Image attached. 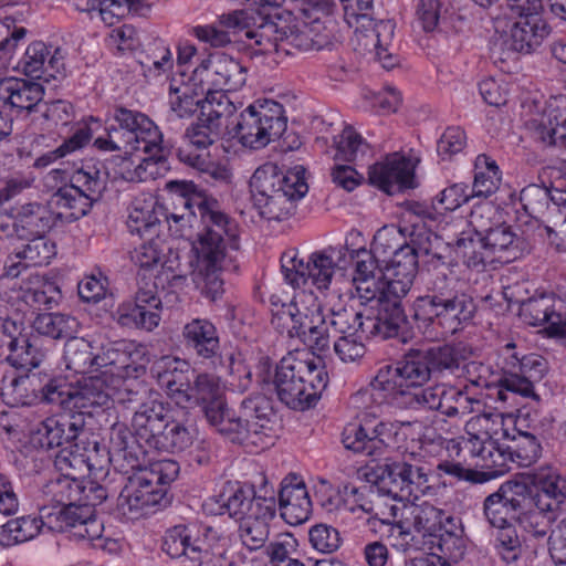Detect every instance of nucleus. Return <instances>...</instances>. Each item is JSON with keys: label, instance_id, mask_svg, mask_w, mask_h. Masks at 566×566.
Returning a JSON list of instances; mask_svg holds the SVG:
<instances>
[{"label": "nucleus", "instance_id": "1", "mask_svg": "<svg viewBox=\"0 0 566 566\" xmlns=\"http://www.w3.org/2000/svg\"><path fill=\"white\" fill-rule=\"evenodd\" d=\"M467 349L462 345H434L410 348L396 367L386 365L377 371L367 388L349 398L352 408L375 416L376 409L387 403L400 409L395 402L406 394V387H423L430 379H448L463 368Z\"/></svg>", "mask_w": 566, "mask_h": 566}, {"label": "nucleus", "instance_id": "2", "mask_svg": "<svg viewBox=\"0 0 566 566\" xmlns=\"http://www.w3.org/2000/svg\"><path fill=\"white\" fill-rule=\"evenodd\" d=\"M185 402L200 405L209 424L232 443L262 450L274 443L276 415L264 395L244 398L237 415L227 406L220 378L200 373L190 384Z\"/></svg>", "mask_w": 566, "mask_h": 566}, {"label": "nucleus", "instance_id": "3", "mask_svg": "<svg viewBox=\"0 0 566 566\" xmlns=\"http://www.w3.org/2000/svg\"><path fill=\"white\" fill-rule=\"evenodd\" d=\"M181 196L184 206L191 208L196 206L200 214L203 229L192 243V251L196 254L195 275L197 283L201 286L202 293L216 300L223 293V271H235V255L232 252L238 250L232 220L220 209L219 202L201 193H197V186L193 182H176Z\"/></svg>", "mask_w": 566, "mask_h": 566}, {"label": "nucleus", "instance_id": "4", "mask_svg": "<svg viewBox=\"0 0 566 566\" xmlns=\"http://www.w3.org/2000/svg\"><path fill=\"white\" fill-rule=\"evenodd\" d=\"M108 459L115 470L127 475V483L117 497V509L124 514L160 505L166 496V486L176 480L180 469L178 462L170 459L146 467L143 447L123 424L111 429Z\"/></svg>", "mask_w": 566, "mask_h": 566}, {"label": "nucleus", "instance_id": "5", "mask_svg": "<svg viewBox=\"0 0 566 566\" xmlns=\"http://www.w3.org/2000/svg\"><path fill=\"white\" fill-rule=\"evenodd\" d=\"M132 428L139 441L158 451L181 452L196 439L195 420L188 409L151 397L134 411Z\"/></svg>", "mask_w": 566, "mask_h": 566}, {"label": "nucleus", "instance_id": "6", "mask_svg": "<svg viewBox=\"0 0 566 566\" xmlns=\"http://www.w3.org/2000/svg\"><path fill=\"white\" fill-rule=\"evenodd\" d=\"M262 492V490H260ZM221 509L238 521V538L250 553L261 551L270 537V522L275 517L274 491L256 493L250 485L229 484L219 495Z\"/></svg>", "mask_w": 566, "mask_h": 566}, {"label": "nucleus", "instance_id": "7", "mask_svg": "<svg viewBox=\"0 0 566 566\" xmlns=\"http://www.w3.org/2000/svg\"><path fill=\"white\" fill-rule=\"evenodd\" d=\"M254 207L262 218L281 221L295 211V202L303 198L308 186L303 166L282 171L277 165L266 163L250 179Z\"/></svg>", "mask_w": 566, "mask_h": 566}, {"label": "nucleus", "instance_id": "8", "mask_svg": "<svg viewBox=\"0 0 566 566\" xmlns=\"http://www.w3.org/2000/svg\"><path fill=\"white\" fill-rule=\"evenodd\" d=\"M161 258L163 250L153 237L132 253V261L144 272L138 273V289L135 301L120 304L115 312L116 322L120 326L150 332L159 325L163 302L158 295V286L154 277L148 276L146 271L158 265Z\"/></svg>", "mask_w": 566, "mask_h": 566}, {"label": "nucleus", "instance_id": "9", "mask_svg": "<svg viewBox=\"0 0 566 566\" xmlns=\"http://www.w3.org/2000/svg\"><path fill=\"white\" fill-rule=\"evenodd\" d=\"M273 384L282 403L304 411L321 398L327 386V373L307 353H289L276 365Z\"/></svg>", "mask_w": 566, "mask_h": 566}, {"label": "nucleus", "instance_id": "10", "mask_svg": "<svg viewBox=\"0 0 566 566\" xmlns=\"http://www.w3.org/2000/svg\"><path fill=\"white\" fill-rule=\"evenodd\" d=\"M293 15L289 11L274 8L269 12L265 7L260 10H237L222 15L220 23L234 33H243L248 40L263 51L276 50L279 41L295 36L296 25L292 24Z\"/></svg>", "mask_w": 566, "mask_h": 566}, {"label": "nucleus", "instance_id": "11", "mask_svg": "<svg viewBox=\"0 0 566 566\" xmlns=\"http://www.w3.org/2000/svg\"><path fill=\"white\" fill-rule=\"evenodd\" d=\"M224 541L223 534L213 526L178 524L165 532L161 549L181 566H217L211 551Z\"/></svg>", "mask_w": 566, "mask_h": 566}, {"label": "nucleus", "instance_id": "12", "mask_svg": "<svg viewBox=\"0 0 566 566\" xmlns=\"http://www.w3.org/2000/svg\"><path fill=\"white\" fill-rule=\"evenodd\" d=\"M43 402L57 405L69 413H81L86 420L97 409L108 408L111 388L99 377H88L76 384L64 378L49 379L41 388Z\"/></svg>", "mask_w": 566, "mask_h": 566}, {"label": "nucleus", "instance_id": "13", "mask_svg": "<svg viewBox=\"0 0 566 566\" xmlns=\"http://www.w3.org/2000/svg\"><path fill=\"white\" fill-rule=\"evenodd\" d=\"M106 188V176L96 164L84 163L76 169L69 185L60 187L50 199L57 216L67 221H75L86 216L98 201Z\"/></svg>", "mask_w": 566, "mask_h": 566}, {"label": "nucleus", "instance_id": "14", "mask_svg": "<svg viewBox=\"0 0 566 566\" xmlns=\"http://www.w3.org/2000/svg\"><path fill=\"white\" fill-rule=\"evenodd\" d=\"M287 127L283 105L275 101H264L249 105L241 112L230 134L251 149H261L279 139Z\"/></svg>", "mask_w": 566, "mask_h": 566}, {"label": "nucleus", "instance_id": "15", "mask_svg": "<svg viewBox=\"0 0 566 566\" xmlns=\"http://www.w3.org/2000/svg\"><path fill=\"white\" fill-rule=\"evenodd\" d=\"M312 304L300 308L296 303H282L273 311L272 326L290 338H298L313 352H328V335H326L325 313L319 303L311 295Z\"/></svg>", "mask_w": 566, "mask_h": 566}, {"label": "nucleus", "instance_id": "16", "mask_svg": "<svg viewBox=\"0 0 566 566\" xmlns=\"http://www.w3.org/2000/svg\"><path fill=\"white\" fill-rule=\"evenodd\" d=\"M446 345H462L467 349V357L461 373L447 379L450 380L463 374L464 369L468 367L467 360L471 354V349L462 343H447ZM433 380L438 384L426 388L406 387V394H400L395 403L402 410H437L449 418L457 417L461 411H468L469 403L471 402L470 397L457 387L444 385L442 381L446 379Z\"/></svg>", "mask_w": 566, "mask_h": 566}, {"label": "nucleus", "instance_id": "17", "mask_svg": "<svg viewBox=\"0 0 566 566\" xmlns=\"http://www.w3.org/2000/svg\"><path fill=\"white\" fill-rule=\"evenodd\" d=\"M514 349L515 344L509 343L502 350V375L497 380L499 399L505 401L506 392L525 398H537L534 384L541 381L545 376L547 361L536 354L520 357Z\"/></svg>", "mask_w": 566, "mask_h": 566}, {"label": "nucleus", "instance_id": "18", "mask_svg": "<svg viewBox=\"0 0 566 566\" xmlns=\"http://www.w3.org/2000/svg\"><path fill=\"white\" fill-rule=\"evenodd\" d=\"M336 249L315 251L307 260L300 259L294 252L281 256V272L284 281L293 289L304 287L308 282L317 290H328L335 274L336 263L333 254Z\"/></svg>", "mask_w": 566, "mask_h": 566}, {"label": "nucleus", "instance_id": "19", "mask_svg": "<svg viewBox=\"0 0 566 566\" xmlns=\"http://www.w3.org/2000/svg\"><path fill=\"white\" fill-rule=\"evenodd\" d=\"M476 306L471 296L458 293L452 297L415 312V318L434 337L455 334L474 316Z\"/></svg>", "mask_w": 566, "mask_h": 566}, {"label": "nucleus", "instance_id": "20", "mask_svg": "<svg viewBox=\"0 0 566 566\" xmlns=\"http://www.w3.org/2000/svg\"><path fill=\"white\" fill-rule=\"evenodd\" d=\"M382 483L386 480L392 484L388 493L397 496L398 492L401 496H412L418 499L424 495L429 485V469L420 455L409 453L400 460H394L384 465L380 475Z\"/></svg>", "mask_w": 566, "mask_h": 566}, {"label": "nucleus", "instance_id": "21", "mask_svg": "<svg viewBox=\"0 0 566 566\" xmlns=\"http://www.w3.org/2000/svg\"><path fill=\"white\" fill-rule=\"evenodd\" d=\"M538 13L517 12L520 18L511 27L510 34L494 44L493 52L500 51V60L511 59L514 53L530 54L542 45L551 28Z\"/></svg>", "mask_w": 566, "mask_h": 566}, {"label": "nucleus", "instance_id": "22", "mask_svg": "<svg viewBox=\"0 0 566 566\" xmlns=\"http://www.w3.org/2000/svg\"><path fill=\"white\" fill-rule=\"evenodd\" d=\"M22 323L12 317H0V358L11 366L30 371L39 366L40 353L22 335Z\"/></svg>", "mask_w": 566, "mask_h": 566}, {"label": "nucleus", "instance_id": "23", "mask_svg": "<svg viewBox=\"0 0 566 566\" xmlns=\"http://www.w3.org/2000/svg\"><path fill=\"white\" fill-rule=\"evenodd\" d=\"M143 360L144 349L134 342H107L94 353V370L106 368L112 375L130 376L143 367Z\"/></svg>", "mask_w": 566, "mask_h": 566}, {"label": "nucleus", "instance_id": "24", "mask_svg": "<svg viewBox=\"0 0 566 566\" xmlns=\"http://www.w3.org/2000/svg\"><path fill=\"white\" fill-rule=\"evenodd\" d=\"M90 433L87 422L81 413H69L50 417L40 422L36 434L42 448L51 449L71 444L75 441L84 442Z\"/></svg>", "mask_w": 566, "mask_h": 566}, {"label": "nucleus", "instance_id": "25", "mask_svg": "<svg viewBox=\"0 0 566 566\" xmlns=\"http://www.w3.org/2000/svg\"><path fill=\"white\" fill-rule=\"evenodd\" d=\"M112 118L118 124L119 135L133 151L137 145L156 147V143L163 142L164 136L158 126L142 112L115 106Z\"/></svg>", "mask_w": 566, "mask_h": 566}, {"label": "nucleus", "instance_id": "26", "mask_svg": "<svg viewBox=\"0 0 566 566\" xmlns=\"http://www.w3.org/2000/svg\"><path fill=\"white\" fill-rule=\"evenodd\" d=\"M413 165L411 160L397 153L369 167V182L388 195L413 187Z\"/></svg>", "mask_w": 566, "mask_h": 566}, {"label": "nucleus", "instance_id": "27", "mask_svg": "<svg viewBox=\"0 0 566 566\" xmlns=\"http://www.w3.org/2000/svg\"><path fill=\"white\" fill-rule=\"evenodd\" d=\"M17 69L27 76L42 78L49 83L51 80L64 76V54L60 48L35 41L29 44Z\"/></svg>", "mask_w": 566, "mask_h": 566}, {"label": "nucleus", "instance_id": "28", "mask_svg": "<svg viewBox=\"0 0 566 566\" xmlns=\"http://www.w3.org/2000/svg\"><path fill=\"white\" fill-rule=\"evenodd\" d=\"M491 207H481L474 209L471 213V223L475 227L478 234L480 235V247L485 251L494 255L503 258V253H506V260L516 259L520 252L518 239L512 231L510 226L499 223L495 227L485 228L483 223V212H492Z\"/></svg>", "mask_w": 566, "mask_h": 566}, {"label": "nucleus", "instance_id": "29", "mask_svg": "<svg viewBox=\"0 0 566 566\" xmlns=\"http://www.w3.org/2000/svg\"><path fill=\"white\" fill-rule=\"evenodd\" d=\"M279 507L282 518L290 525H301L312 514V502L304 481L289 474L280 484Z\"/></svg>", "mask_w": 566, "mask_h": 566}, {"label": "nucleus", "instance_id": "30", "mask_svg": "<svg viewBox=\"0 0 566 566\" xmlns=\"http://www.w3.org/2000/svg\"><path fill=\"white\" fill-rule=\"evenodd\" d=\"M520 202L530 217L545 222L556 213H566V190L532 184L521 190Z\"/></svg>", "mask_w": 566, "mask_h": 566}, {"label": "nucleus", "instance_id": "31", "mask_svg": "<svg viewBox=\"0 0 566 566\" xmlns=\"http://www.w3.org/2000/svg\"><path fill=\"white\" fill-rule=\"evenodd\" d=\"M532 125L534 138L544 147L566 150V96L549 102L544 114Z\"/></svg>", "mask_w": 566, "mask_h": 566}, {"label": "nucleus", "instance_id": "32", "mask_svg": "<svg viewBox=\"0 0 566 566\" xmlns=\"http://www.w3.org/2000/svg\"><path fill=\"white\" fill-rule=\"evenodd\" d=\"M202 66L209 87L216 91H237L247 81V69L239 61L223 53L210 55Z\"/></svg>", "mask_w": 566, "mask_h": 566}, {"label": "nucleus", "instance_id": "33", "mask_svg": "<svg viewBox=\"0 0 566 566\" xmlns=\"http://www.w3.org/2000/svg\"><path fill=\"white\" fill-rule=\"evenodd\" d=\"M182 338L188 350L198 358L216 365L219 357L220 339L217 327L206 318H193L182 328Z\"/></svg>", "mask_w": 566, "mask_h": 566}, {"label": "nucleus", "instance_id": "34", "mask_svg": "<svg viewBox=\"0 0 566 566\" xmlns=\"http://www.w3.org/2000/svg\"><path fill=\"white\" fill-rule=\"evenodd\" d=\"M389 423L379 422L370 432L361 424L352 423L345 427L342 441L346 449L374 459L382 455L387 448L385 436L389 434Z\"/></svg>", "mask_w": 566, "mask_h": 566}, {"label": "nucleus", "instance_id": "35", "mask_svg": "<svg viewBox=\"0 0 566 566\" xmlns=\"http://www.w3.org/2000/svg\"><path fill=\"white\" fill-rule=\"evenodd\" d=\"M408 321L402 305L380 300L375 315H365V334L388 339L400 335Z\"/></svg>", "mask_w": 566, "mask_h": 566}, {"label": "nucleus", "instance_id": "36", "mask_svg": "<svg viewBox=\"0 0 566 566\" xmlns=\"http://www.w3.org/2000/svg\"><path fill=\"white\" fill-rule=\"evenodd\" d=\"M28 242L15 249L14 256L18 261L10 258V263L6 264V275L9 277H18L21 268L41 266L48 264L55 255V244L51 242L44 234L31 235Z\"/></svg>", "mask_w": 566, "mask_h": 566}, {"label": "nucleus", "instance_id": "37", "mask_svg": "<svg viewBox=\"0 0 566 566\" xmlns=\"http://www.w3.org/2000/svg\"><path fill=\"white\" fill-rule=\"evenodd\" d=\"M44 90L39 83L17 77L0 80V101L20 111L39 109Z\"/></svg>", "mask_w": 566, "mask_h": 566}, {"label": "nucleus", "instance_id": "38", "mask_svg": "<svg viewBox=\"0 0 566 566\" xmlns=\"http://www.w3.org/2000/svg\"><path fill=\"white\" fill-rule=\"evenodd\" d=\"M53 224V212L39 202L22 205L13 216V229L20 239L45 234Z\"/></svg>", "mask_w": 566, "mask_h": 566}, {"label": "nucleus", "instance_id": "39", "mask_svg": "<svg viewBox=\"0 0 566 566\" xmlns=\"http://www.w3.org/2000/svg\"><path fill=\"white\" fill-rule=\"evenodd\" d=\"M92 515L90 505H81L78 502H71L55 510L48 506L41 507L42 524L52 532H70L80 530V525Z\"/></svg>", "mask_w": 566, "mask_h": 566}, {"label": "nucleus", "instance_id": "40", "mask_svg": "<svg viewBox=\"0 0 566 566\" xmlns=\"http://www.w3.org/2000/svg\"><path fill=\"white\" fill-rule=\"evenodd\" d=\"M159 214H164L161 206L153 198L135 199L127 217V228L132 234L154 237L160 228Z\"/></svg>", "mask_w": 566, "mask_h": 566}, {"label": "nucleus", "instance_id": "41", "mask_svg": "<svg viewBox=\"0 0 566 566\" xmlns=\"http://www.w3.org/2000/svg\"><path fill=\"white\" fill-rule=\"evenodd\" d=\"M18 298L34 311L42 306L51 308L61 298L60 287L55 282L38 274H30L20 286Z\"/></svg>", "mask_w": 566, "mask_h": 566}, {"label": "nucleus", "instance_id": "42", "mask_svg": "<svg viewBox=\"0 0 566 566\" xmlns=\"http://www.w3.org/2000/svg\"><path fill=\"white\" fill-rule=\"evenodd\" d=\"M83 492V481L77 476L59 474L56 478L48 481L41 489L43 505L55 510L71 502L81 500Z\"/></svg>", "mask_w": 566, "mask_h": 566}, {"label": "nucleus", "instance_id": "43", "mask_svg": "<svg viewBox=\"0 0 566 566\" xmlns=\"http://www.w3.org/2000/svg\"><path fill=\"white\" fill-rule=\"evenodd\" d=\"M326 335H328V349L332 338L337 336L365 334V314L353 306L331 308L325 313Z\"/></svg>", "mask_w": 566, "mask_h": 566}, {"label": "nucleus", "instance_id": "44", "mask_svg": "<svg viewBox=\"0 0 566 566\" xmlns=\"http://www.w3.org/2000/svg\"><path fill=\"white\" fill-rule=\"evenodd\" d=\"M431 544L446 557L449 563L460 562L467 552V541L463 536V528L457 518L448 516L443 531H440L431 541Z\"/></svg>", "mask_w": 566, "mask_h": 566}, {"label": "nucleus", "instance_id": "45", "mask_svg": "<svg viewBox=\"0 0 566 566\" xmlns=\"http://www.w3.org/2000/svg\"><path fill=\"white\" fill-rule=\"evenodd\" d=\"M554 305L555 298L552 295L541 294L533 296L521 302L520 316L532 326L547 323L548 334L553 336L552 324L557 323L558 318H562V313L555 312Z\"/></svg>", "mask_w": 566, "mask_h": 566}, {"label": "nucleus", "instance_id": "46", "mask_svg": "<svg viewBox=\"0 0 566 566\" xmlns=\"http://www.w3.org/2000/svg\"><path fill=\"white\" fill-rule=\"evenodd\" d=\"M205 90H198L195 83H180L175 85L174 83L169 86L168 103L170 111L178 118H190L198 109L201 111L203 98L201 95Z\"/></svg>", "mask_w": 566, "mask_h": 566}, {"label": "nucleus", "instance_id": "47", "mask_svg": "<svg viewBox=\"0 0 566 566\" xmlns=\"http://www.w3.org/2000/svg\"><path fill=\"white\" fill-rule=\"evenodd\" d=\"M134 151H143L147 155L140 158L139 163L135 166L129 176L126 178L132 181H147L156 179L160 175V170L166 168V157L168 154V146L164 140L156 143V147H145V145H137Z\"/></svg>", "mask_w": 566, "mask_h": 566}, {"label": "nucleus", "instance_id": "48", "mask_svg": "<svg viewBox=\"0 0 566 566\" xmlns=\"http://www.w3.org/2000/svg\"><path fill=\"white\" fill-rule=\"evenodd\" d=\"M78 322L74 316L62 313L39 314L32 322L33 329L52 339H70L77 333Z\"/></svg>", "mask_w": 566, "mask_h": 566}, {"label": "nucleus", "instance_id": "49", "mask_svg": "<svg viewBox=\"0 0 566 566\" xmlns=\"http://www.w3.org/2000/svg\"><path fill=\"white\" fill-rule=\"evenodd\" d=\"M178 365L186 364L179 359L165 357L157 365V377L161 387L168 390V394L177 399V403L185 402L189 391L190 381Z\"/></svg>", "mask_w": 566, "mask_h": 566}, {"label": "nucleus", "instance_id": "50", "mask_svg": "<svg viewBox=\"0 0 566 566\" xmlns=\"http://www.w3.org/2000/svg\"><path fill=\"white\" fill-rule=\"evenodd\" d=\"M474 180L470 189L473 197L488 198L500 187L502 175L495 160L481 154L474 161Z\"/></svg>", "mask_w": 566, "mask_h": 566}, {"label": "nucleus", "instance_id": "51", "mask_svg": "<svg viewBox=\"0 0 566 566\" xmlns=\"http://www.w3.org/2000/svg\"><path fill=\"white\" fill-rule=\"evenodd\" d=\"M242 106L238 105L223 91L207 88L206 97L201 105L202 120L214 123L219 129L223 126V119L231 117Z\"/></svg>", "mask_w": 566, "mask_h": 566}, {"label": "nucleus", "instance_id": "52", "mask_svg": "<svg viewBox=\"0 0 566 566\" xmlns=\"http://www.w3.org/2000/svg\"><path fill=\"white\" fill-rule=\"evenodd\" d=\"M42 527L41 515L39 517L22 516L8 521L0 527V545L10 547L32 539Z\"/></svg>", "mask_w": 566, "mask_h": 566}, {"label": "nucleus", "instance_id": "53", "mask_svg": "<svg viewBox=\"0 0 566 566\" xmlns=\"http://www.w3.org/2000/svg\"><path fill=\"white\" fill-rule=\"evenodd\" d=\"M455 280L441 272L429 273L426 280V294L418 296L415 312L444 301L459 292L455 291Z\"/></svg>", "mask_w": 566, "mask_h": 566}, {"label": "nucleus", "instance_id": "54", "mask_svg": "<svg viewBox=\"0 0 566 566\" xmlns=\"http://www.w3.org/2000/svg\"><path fill=\"white\" fill-rule=\"evenodd\" d=\"M92 344L82 338L72 336L64 346V361L69 370L76 374H86L94 370V353Z\"/></svg>", "mask_w": 566, "mask_h": 566}, {"label": "nucleus", "instance_id": "55", "mask_svg": "<svg viewBox=\"0 0 566 566\" xmlns=\"http://www.w3.org/2000/svg\"><path fill=\"white\" fill-rule=\"evenodd\" d=\"M394 31L395 24L391 20H379L371 34H368L370 44L375 48L376 57L386 70H391L399 63V57L389 51Z\"/></svg>", "mask_w": 566, "mask_h": 566}, {"label": "nucleus", "instance_id": "56", "mask_svg": "<svg viewBox=\"0 0 566 566\" xmlns=\"http://www.w3.org/2000/svg\"><path fill=\"white\" fill-rule=\"evenodd\" d=\"M509 452L513 463L528 468L541 458L542 446L534 434L518 431L509 444Z\"/></svg>", "mask_w": 566, "mask_h": 566}, {"label": "nucleus", "instance_id": "57", "mask_svg": "<svg viewBox=\"0 0 566 566\" xmlns=\"http://www.w3.org/2000/svg\"><path fill=\"white\" fill-rule=\"evenodd\" d=\"M39 382V377L35 374H27L25 376L14 377L10 380L9 384H6L3 380V386L1 387V397L3 401L10 406L18 405H28L29 401L27 399L25 392L31 389L34 394L35 398H39L41 401V387H36Z\"/></svg>", "mask_w": 566, "mask_h": 566}, {"label": "nucleus", "instance_id": "58", "mask_svg": "<svg viewBox=\"0 0 566 566\" xmlns=\"http://www.w3.org/2000/svg\"><path fill=\"white\" fill-rule=\"evenodd\" d=\"M413 527L423 534V536L434 537L440 531H443L446 518L443 511L434 507L430 503L416 505L411 510Z\"/></svg>", "mask_w": 566, "mask_h": 566}, {"label": "nucleus", "instance_id": "59", "mask_svg": "<svg viewBox=\"0 0 566 566\" xmlns=\"http://www.w3.org/2000/svg\"><path fill=\"white\" fill-rule=\"evenodd\" d=\"M449 11L448 0H417L416 21L424 32H433Z\"/></svg>", "mask_w": 566, "mask_h": 566}, {"label": "nucleus", "instance_id": "60", "mask_svg": "<svg viewBox=\"0 0 566 566\" xmlns=\"http://www.w3.org/2000/svg\"><path fill=\"white\" fill-rule=\"evenodd\" d=\"M408 228L385 226L374 235L373 252L387 261L403 243L407 242Z\"/></svg>", "mask_w": 566, "mask_h": 566}, {"label": "nucleus", "instance_id": "61", "mask_svg": "<svg viewBox=\"0 0 566 566\" xmlns=\"http://www.w3.org/2000/svg\"><path fill=\"white\" fill-rule=\"evenodd\" d=\"M483 513L490 525L496 528L510 525L517 518V513L511 509L509 502L501 496L499 491L485 497Z\"/></svg>", "mask_w": 566, "mask_h": 566}, {"label": "nucleus", "instance_id": "62", "mask_svg": "<svg viewBox=\"0 0 566 566\" xmlns=\"http://www.w3.org/2000/svg\"><path fill=\"white\" fill-rule=\"evenodd\" d=\"M386 281L381 283L380 300L402 305L401 300L409 293L416 274L387 270Z\"/></svg>", "mask_w": 566, "mask_h": 566}, {"label": "nucleus", "instance_id": "63", "mask_svg": "<svg viewBox=\"0 0 566 566\" xmlns=\"http://www.w3.org/2000/svg\"><path fill=\"white\" fill-rule=\"evenodd\" d=\"M556 518V516L533 506L518 513L516 522L531 536L544 538Z\"/></svg>", "mask_w": 566, "mask_h": 566}, {"label": "nucleus", "instance_id": "64", "mask_svg": "<svg viewBox=\"0 0 566 566\" xmlns=\"http://www.w3.org/2000/svg\"><path fill=\"white\" fill-rule=\"evenodd\" d=\"M308 541L312 548L322 554L335 553L343 543L339 531L324 523L315 524L310 528Z\"/></svg>", "mask_w": 566, "mask_h": 566}]
</instances>
